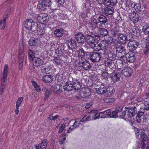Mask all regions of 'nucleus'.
<instances>
[{
    "instance_id": "obj_63",
    "label": "nucleus",
    "mask_w": 149,
    "mask_h": 149,
    "mask_svg": "<svg viewBox=\"0 0 149 149\" xmlns=\"http://www.w3.org/2000/svg\"><path fill=\"white\" fill-rule=\"evenodd\" d=\"M113 38L111 37H109L108 38V39L106 40L108 43L109 44L113 42Z\"/></svg>"
},
{
    "instance_id": "obj_4",
    "label": "nucleus",
    "mask_w": 149,
    "mask_h": 149,
    "mask_svg": "<svg viewBox=\"0 0 149 149\" xmlns=\"http://www.w3.org/2000/svg\"><path fill=\"white\" fill-rule=\"evenodd\" d=\"M50 0L47 1L42 0L41 2L38 1L37 5V8L40 10H44L47 7H49L51 4Z\"/></svg>"
},
{
    "instance_id": "obj_33",
    "label": "nucleus",
    "mask_w": 149,
    "mask_h": 149,
    "mask_svg": "<svg viewBox=\"0 0 149 149\" xmlns=\"http://www.w3.org/2000/svg\"><path fill=\"white\" fill-rule=\"evenodd\" d=\"M99 36H104L107 35L108 33V32L107 29L104 28H100L99 29Z\"/></svg>"
},
{
    "instance_id": "obj_49",
    "label": "nucleus",
    "mask_w": 149,
    "mask_h": 149,
    "mask_svg": "<svg viewBox=\"0 0 149 149\" xmlns=\"http://www.w3.org/2000/svg\"><path fill=\"white\" fill-rule=\"evenodd\" d=\"M132 4L133 5V6H132V7L134 8L136 11H140L141 10V8L140 5L135 4L134 2L132 3Z\"/></svg>"
},
{
    "instance_id": "obj_12",
    "label": "nucleus",
    "mask_w": 149,
    "mask_h": 149,
    "mask_svg": "<svg viewBox=\"0 0 149 149\" xmlns=\"http://www.w3.org/2000/svg\"><path fill=\"white\" fill-rule=\"evenodd\" d=\"M55 29L54 34L56 37H61L62 36L64 32V29L63 28L57 26Z\"/></svg>"
},
{
    "instance_id": "obj_41",
    "label": "nucleus",
    "mask_w": 149,
    "mask_h": 149,
    "mask_svg": "<svg viewBox=\"0 0 149 149\" xmlns=\"http://www.w3.org/2000/svg\"><path fill=\"white\" fill-rule=\"evenodd\" d=\"M53 63L56 65L60 64L62 62L61 60L59 58L55 57L52 60Z\"/></svg>"
},
{
    "instance_id": "obj_13",
    "label": "nucleus",
    "mask_w": 149,
    "mask_h": 149,
    "mask_svg": "<svg viewBox=\"0 0 149 149\" xmlns=\"http://www.w3.org/2000/svg\"><path fill=\"white\" fill-rule=\"evenodd\" d=\"M98 21L99 26H104L107 22V19L106 16L102 15H100L98 17Z\"/></svg>"
},
{
    "instance_id": "obj_1",
    "label": "nucleus",
    "mask_w": 149,
    "mask_h": 149,
    "mask_svg": "<svg viewBox=\"0 0 149 149\" xmlns=\"http://www.w3.org/2000/svg\"><path fill=\"white\" fill-rule=\"evenodd\" d=\"M24 26L27 29L34 32L36 30L39 24L31 19H27L24 22Z\"/></svg>"
},
{
    "instance_id": "obj_2",
    "label": "nucleus",
    "mask_w": 149,
    "mask_h": 149,
    "mask_svg": "<svg viewBox=\"0 0 149 149\" xmlns=\"http://www.w3.org/2000/svg\"><path fill=\"white\" fill-rule=\"evenodd\" d=\"M100 54L96 52H93L90 53L89 58L93 62H98L100 59L101 56H105V52L104 51H102V52L100 53Z\"/></svg>"
},
{
    "instance_id": "obj_44",
    "label": "nucleus",
    "mask_w": 149,
    "mask_h": 149,
    "mask_svg": "<svg viewBox=\"0 0 149 149\" xmlns=\"http://www.w3.org/2000/svg\"><path fill=\"white\" fill-rule=\"evenodd\" d=\"M96 111L95 110H93L91 111V113L92 115L93 114V115L92 116V118L94 119H96L99 118L100 116V114L99 113H96Z\"/></svg>"
},
{
    "instance_id": "obj_8",
    "label": "nucleus",
    "mask_w": 149,
    "mask_h": 149,
    "mask_svg": "<svg viewBox=\"0 0 149 149\" xmlns=\"http://www.w3.org/2000/svg\"><path fill=\"white\" fill-rule=\"evenodd\" d=\"M78 54V57L79 60L81 61L85 60L86 59L89 58L90 53L88 52H84L83 50L80 49L77 51Z\"/></svg>"
},
{
    "instance_id": "obj_22",
    "label": "nucleus",
    "mask_w": 149,
    "mask_h": 149,
    "mask_svg": "<svg viewBox=\"0 0 149 149\" xmlns=\"http://www.w3.org/2000/svg\"><path fill=\"white\" fill-rule=\"evenodd\" d=\"M75 38L79 43H83L85 40V37L81 33H79L76 34Z\"/></svg>"
},
{
    "instance_id": "obj_55",
    "label": "nucleus",
    "mask_w": 149,
    "mask_h": 149,
    "mask_svg": "<svg viewBox=\"0 0 149 149\" xmlns=\"http://www.w3.org/2000/svg\"><path fill=\"white\" fill-rule=\"evenodd\" d=\"M80 120H75L72 125V127L74 128V129L78 127L80 123Z\"/></svg>"
},
{
    "instance_id": "obj_15",
    "label": "nucleus",
    "mask_w": 149,
    "mask_h": 149,
    "mask_svg": "<svg viewBox=\"0 0 149 149\" xmlns=\"http://www.w3.org/2000/svg\"><path fill=\"white\" fill-rule=\"evenodd\" d=\"M140 137L141 138V141L143 142L142 143V148L143 149L145 148L146 146V143H148V138L147 135L145 133L143 132H141L140 134Z\"/></svg>"
},
{
    "instance_id": "obj_18",
    "label": "nucleus",
    "mask_w": 149,
    "mask_h": 149,
    "mask_svg": "<svg viewBox=\"0 0 149 149\" xmlns=\"http://www.w3.org/2000/svg\"><path fill=\"white\" fill-rule=\"evenodd\" d=\"M67 44L68 47L70 49H75L77 47L76 42L74 39L68 40Z\"/></svg>"
},
{
    "instance_id": "obj_40",
    "label": "nucleus",
    "mask_w": 149,
    "mask_h": 149,
    "mask_svg": "<svg viewBox=\"0 0 149 149\" xmlns=\"http://www.w3.org/2000/svg\"><path fill=\"white\" fill-rule=\"evenodd\" d=\"M91 120V116L90 115H85L80 120V121L83 123H86Z\"/></svg>"
},
{
    "instance_id": "obj_53",
    "label": "nucleus",
    "mask_w": 149,
    "mask_h": 149,
    "mask_svg": "<svg viewBox=\"0 0 149 149\" xmlns=\"http://www.w3.org/2000/svg\"><path fill=\"white\" fill-rule=\"evenodd\" d=\"M51 93L49 90L45 89V91L44 97L45 98L47 99L50 95Z\"/></svg>"
},
{
    "instance_id": "obj_26",
    "label": "nucleus",
    "mask_w": 149,
    "mask_h": 149,
    "mask_svg": "<svg viewBox=\"0 0 149 149\" xmlns=\"http://www.w3.org/2000/svg\"><path fill=\"white\" fill-rule=\"evenodd\" d=\"M7 81V79H1V88L0 90V94L2 95L3 92L5 91L6 82Z\"/></svg>"
},
{
    "instance_id": "obj_28",
    "label": "nucleus",
    "mask_w": 149,
    "mask_h": 149,
    "mask_svg": "<svg viewBox=\"0 0 149 149\" xmlns=\"http://www.w3.org/2000/svg\"><path fill=\"white\" fill-rule=\"evenodd\" d=\"M114 92V88L112 86H109L106 88V90L105 93L108 96H110L112 95Z\"/></svg>"
},
{
    "instance_id": "obj_16",
    "label": "nucleus",
    "mask_w": 149,
    "mask_h": 149,
    "mask_svg": "<svg viewBox=\"0 0 149 149\" xmlns=\"http://www.w3.org/2000/svg\"><path fill=\"white\" fill-rule=\"evenodd\" d=\"M126 58L128 61L132 63L135 61V59L134 54L132 52H129L126 54Z\"/></svg>"
},
{
    "instance_id": "obj_38",
    "label": "nucleus",
    "mask_w": 149,
    "mask_h": 149,
    "mask_svg": "<svg viewBox=\"0 0 149 149\" xmlns=\"http://www.w3.org/2000/svg\"><path fill=\"white\" fill-rule=\"evenodd\" d=\"M91 46V48H93L94 50L96 51H99L102 49L100 43L95 44V43L93 45Z\"/></svg>"
},
{
    "instance_id": "obj_45",
    "label": "nucleus",
    "mask_w": 149,
    "mask_h": 149,
    "mask_svg": "<svg viewBox=\"0 0 149 149\" xmlns=\"http://www.w3.org/2000/svg\"><path fill=\"white\" fill-rule=\"evenodd\" d=\"M118 111L116 110L111 112L110 111L109 117L110 118H116L118 116Z\"/></svg>"
},
{
    "instance_id": "obj_62",
    "label": "nucleus",
    "mask_w": 149,
    "mask_h": 149,
    "mask_svg": "<svg viewBox=\"0 0 149 149\" xmlns=\"http://www.w3.org/2000/svg\"><path fill=\"white\" fill-rule=\"evenodd\" d=\"M114 45L115 47L117 48L116 49H118V47H120V42L117 41H115L114 43Z\"/></svg>"
},
{
    "instance_id": "obj_11",
    "label": "nucleus",
    "mask_w": 149,
    "mask_h": 149,
    "mask_svg": "<svg viewBox=\"0 0 149 149\" xmlns=\"http://www.w3.org/2000/svg\"><path fill=\"white\" fill-rule=\"evenodd\" d=\"M31 60L32 61L33 67L34 68H38V67L42 65L43 63V61L40 58L37 57L34 58Z\"/></svg>"
},
{
    "instance_id": "obj_56",
    "label": "nucleus",
    "mask_w": 149,
    "mask_h": 149,
    "mask_svg": "<svg viewBox=\"0 0 149 149\" xmlns=\"http://www.w3.org/2000/svg\"><path fill=\"white\" fill-rule=\"evenodd\" d=\"M58 117H59V116L58 115L55 116H52V114H51L50 115L49 117L48 118V119L51 120H55Z\"/></svg>"
},
{
    "instance_id": "obj_14",
    "label": "nucleus",
    "mask_w": 149,
    "mask_h": 149,
    "mask_svg": "<svg viewBox=\"0 0 149 149\" xmlns=\"http://www.w3.org/2000/svg\"><path fill=\"white\" fill-rule=\"evenodd\" d=\"M89 25L92 29L98 28V25L99 23L97 20L94 18H92L89 20Z\"/></svg>"
},
{
    "instance_id": "obj_46",
    "label": "nucleus",
    "mask_w": 149,
    "mask_h": 149,
    "mask_svg": "<svg viewBox=\"0 0 149 149\" xmlns=\"http://www.w3.org/2000/svg\"><path fill=\"white\" fill-rule=\"evenodd\" d=\"M100 44L102 48H104L105 49H106L108 47L109 45L107 42V41L105 40H102Z\"/></svg>"
},
{
    "instance_id": "obj_36",
    "label": "nucleus",
    "mask_w": 149,
    "mask_h": 149,
    "mask_svg": "<svg viewBox=\"0 0 149 149\" xmlns=\"http://www.w3.org/2000/svg\"><path fill=\"white\" fill-rule=\"evenodd\" d=\"M8 65H5L3 73V77L2 79H7V74L8 73Z\"/></svg>"
},
{
    "instance_id": "obj_42",
    "label": "nucleus",
    "mask_w": 149,
    "mask_h": 149,
    "mask_svg": "<svg viewBox=\"0 0 149 149\" xmlns=\"http://www.w3.org/2000/svg\"><path fill=\"white\" fill-rule=\"evenodd\" d=\"M6 19L7 18L5 17L3 20L0 21V26H1V30H3L4 29Z\"/></svg>"
},
{
    "instance_id": "obj_30",
    "label": "nucleus",
    "mask_w": 149,
    "mask_h": 149,
    "mask_svg": "<svg viewBox=\"0 0 149 149\" xmlns=\"http://www.w3.org/2000/svg\"><path fill=\"white\" fill-rule=\"evenodd\" d=\"M116 55L121 54L122 53L124 55H125L126 53V49L123 46L118 47V49H116Z\"/></svg>"
},
{
    "instance_id": "obj_34",
    "label": "nucleus",
    "mask_w": 149,
    "mask_h": 149,
    "mask_svg": "<svg viewBox=\"0 0 149 149\" xmlns=\"http://www.w3.org/2000/svg\"><path fill=\"white\" fill-rule=\"evenodd\" d=\"M82 67L85 70H89L91 68V66L89 63L87 61L82 62Z\"/></svg>"
},
{
    "instance_id": "obj_57",
    "label": "nucleus",
    "mask_w": 149,
    "mask_h": 149,
    "mask_svg": "<svg viewBox=\"0 0 149 149\" xmlns=\"http://www.w3.org/2000/svg\"><path fill=\"white\" fill-rule=\"evenodd\" d=\"M144 112V109L143 108H141L139 111L137 115H138V116L141 117L143 115Z\"/></svg>"
},
{
    "instance_id": "obj_10",
    "label": "nucleus",
    "mask_w": 149,
    "mask_h": 149,
    "mask_svg": "<svg viewBox=\"0 0 149 149\" xmlns=\"http://www.w3.org/2000/svg\"><path fill=\"white\" fill-rule=\"evenodd\" d=\"M125 111L128 110L127 113V116L130 118L134 116L137 113V109L135 106L132 108L125 107Z\"/></svg>"
},
{
    "instance_id": "obj_51",
    "label": "nucleus",
    "mask_w": 149,
    "mask_h": 149,
    "mask_svg": "<svg viewBox=\"0 0 149 149\" xmlns=\"http://www.w3.org/2000/svg\"><path fill=\"white\" fill-rule=\"evenodd\" d=\"M114 101V99L112 98H106L104 100V102L105 103H111L113 102Z\"/></svg>"
},
{
    "instance_id": "obj_48",
    "label": "nucleus",
    "mask_w": 149,
    "mask_h": 149,
    "mask_svg": "<svg viewBox=\"0 0 149 149\" xmlns=\"http://www.w3.org/2000/svg\"><path fill=\"white\" fill-rule=\"evenodd\" d=\"M24 54L22 51L19 52V62H23L24 60Z\"/></svg>"
},
{
    "instance_id": "obj_43",
    "label": "nucleus",
    "mask_w": 149,
    "mask_h": 149,
    "mask_svg": "<svg viewBox=\"0 0 149 149\" xmlns=\"http://www.w3.org/2000/svg\"><path fill=\"white\" fill-rule=\"evenodd\" d=\"M110 114V110H107L101 113V114L102 115V116H101V118H105L107 117H109Z\"/></svg>"
},
{
    "instance_id": "obj_64",
    "label": "nucleus",
    "mask_w": 149,
    "mask_h": 149,
    "mask_svg": "<svg viewBox=\"0 0 149 149\" xmlns=\"http://www.w3.org/2000/svg\"><path fill=\"white\" fill-rule=\"evenodd\" d=\"M142 30L144 33L149 30V25L144 26Z\"/></svg>"
},
{
    "instance_id": "obj_54",
    "label": "nucleus",
    "mask_w": 149,
    "mask_h": 149,
    "mask_svg": "<svg viewBox=\"0 0 149 149\" xmlns=\"http://www.w3.org/2000/svg\"><path fill=\"white\" fill-rule=\"evenodd\" d=\"M73 86L74 89L76 90H79L81 88V86L80 85V83H77L76 84H72Z\"/></svg>"
},
{
    "instance_id": "obj_35",
    "label": "nucleus",
    "mask_w": 149,
    "mask_h": 149,
    "mask_svg": "<svg viewBox=\"0 0 149 149\" xmlns=\"http://www.w3.org/2000/svg\"><path fill=\"white\" fill-rule=\"evenodd\" d=\"M38 39L34 38H31L29 41V45L31 46H35L37 44Z\"/></svg>"
},
{
    "instance_id": "obj_37",
    "label": "nucleus",
    "mask_w": 149,
    "mask_h": 149,
    "mask_svg": "<svg viewBox=\"0 0 149 149\" xmlns=\"http://www.w3.org/2000/svg\"><path fill=\"white\" fill-rule=\"evenodd\" d=\"M47 143V140L45 139L43 140L40 145V149H46Z\"/></svg>"
},
{
    "instance_id": "obj_52",
    "label": "nucleus",
    "mask_w": 149,
    "mask_h": 149,
    "mask_svg": "<svg viewBox=\"0 0 149 149\" xmlns=\"http://www.w3.org/2000/svg\"><path fill=\"white\" fill-rule=\"evenodd\" d=\"M23 100V98L22 97H19L18 99L16 102V107L19 108Z\"/></svg>"
},
{
    "instance_id": "obj_27",
    "label": "nucleus",
    "mask_w": 149,
    "mask_h": 149,
    "mask_svg": "<svg viewBox=\"0 0 149 149\" xmlns=\"http://www.w3.org/2000/svg\"><path fill=\"white\" fill-rule=\"evenodd\" d=\"M42 79L44 82L46 83H50L53 80L52 77L50 75H46L43 76Z\"/></svg>"
},
{
    "instance_id": "obj_58",
    "label": "nucleus",
    "mask_w": 149,
    "mask_h": 149,
    "mask_svg": "<svg viewBox=\"0 0 149 149\" xmlns=\"http://www.w3.org/2000/svg\"><path fill=\"white\" fill-rule=\"evenodd\" d=\"M144 105V110H149V103L147 102L144 101L143 102Z\"/></svg>"
},
{
    "instance_id": "obj_6",
    "label": "nucleus",
    "mask_w": 149,
    "mask_h": 149,
    "mask_svg": "<svg viewBox=\"0 0 149 149\" xmlns=\"http://www.w3.org/2000/svg\"><path fill=\"white\" fill-rule=\"evenodd\" d=\"M127 45L128 49L131 51L135 50L138 46L139 43L133 39H130Z\"/></svg>"
},
{
    "instance_id": "obj_21",
    "label": "nucleus",
    "mask_w": 149,
    "mask_h": 149,
    "mask_svg": "<svg viewBox=\"0 0 149 149\" xmlns=\"http://www.w3.org/2000/svg\"><path fill=\"white\" fill-rule=\"evenodd\" d=\"M131 30L132 34L136 36H139L140 35V30L136 26H131Z\"/></svg>"
},
{
    "instance_id": "obj_47",
    "label": "nucleus",
    "mask_w": 149,
    "mask_h": 149,
    "mask_svg": "<svg viewBox=\"0 0 149 149\" xmlns=\"http://www.w3.org/2000/svg\"><path fill=\"white\" fill-rule=\"evenodd\" d=\"M65 88L66 90L68 91L72 90L73 88L72 84L71 83L68 84L67 83L66 85Z\"/></svg>"
},
{
    "instance_id": "obj_39",
    "label": "nucleus",
    "mask_w": 149,
    "mask_h": 149,
    "mask_svg": "<svg viewBox=\"0 0 149 149\" xmlns=\"http://www.w3.org/2000/svg\"><path fill=\"white\" fill-rule=\"evenodd\" d=\"M29 58L30 60H32L34 58L36 57L35 56V53L34 52L29 49L28 51Z\"/></svg>"
},
{
    "instance_id": "obj_25",
    "label": "nucleus",
    "mask_w": 149,
    "mask_h": 149,
    "mask_svg": "<svg viewBox=\"0 0 149 149\" xmlns=\"http://www.w3.org/2000/svg\"><path fill=\"white\" fill-rule=\"evenodd\" d=\"M40 24H39L38 27L37 33V34L40 35H43L45 33V26H42Z\"/></svg>"
},
{
    "instance_id": "obj_59",
    "label": "nucleus",
    "mask_w": 149,
    "mask_h": 149,
    "mask_svg": "<svg viewBox=\"0 0 149 149\" xmlns=\"http://www.w3.org/2000/svg\"><path fill=\"white\" fill-rule=\"evenodd\" d=\"M102 4L106 6H108L110 5L111 6V4L110 0H103V3Z\"/></svg>"
},
{
    "instance_id": "obj_3",
    "label": "nucleus",
    "mask_w": 149,
    "mask_h": 149,
    "mask_svg": "<svg viewBox=\"0 0 149 149\" xmlns=\"http://www.w3.org/2000/svg\"><path fill=\"white\" fill-rule=\"evenodd\" d=\"M49 17L46 13L40 14L37 17V19L38 21L42 26H45V24L47 23L49 20Z\"/></svg>"
},
{
    "instance_id": "obj_60",
    "label": "nucleus",
    "mask_w": 149,
    "mask_h": 149,
    "mask_svg": "<svg viewBox=\"0 0 149 149\" xmlns=\"http://www.w3.org/2000/svg\"><path fill=\"white\" fill-rule=\"evenodd\" d=\"M65 127H66L65 125L64 124H62L61 125V126H60L59 128V129L58 130V132L59 133L62 132Z\"/></svg>"
},
{
    "instance_id": "obj_31",
    "label": "nucleus",
    "mask_w": 149,
    "mask_h": 149,
    "mask_svg": "<svg viewBox=\"0 0 149 149\" xmlns=\"http://www.w3.org/2000/svg\"><path fill=\"white\" fill-rule=\"evenodd\" d=\"M110 30L111 34L113 36H115L118 35V33L119 31L118 27H111L110 28Z\"/></svg>"
},
{
    "instance_id": "obj_29",
    "label": "nucleus",
    "mask_w": 149,
    "mask_h": 149,
    "mask_svg": "<svg viewBox=\"0 0 149 149\" xmlns=\"http://www.w3.org/2000/svg\"><path fill=\"white\" fill-rule=\"evenodd\" d=\"M114 12L113 8L110 6L106 7L104 9V12L107 15H112Z\"/></svg>"
},
{
    "instance_id": "obj_23",
    "label": "nucleus",
    "mask_w": 149,
    "mask_h": 149,
    "mask_svg": "<svg viewBox=\"0 0 149 149\" xmlns=\"http://www.w3.org/2000/svg\"><path fill=\"white\" fill-rule=\"evenodd\" d=\"M87 43L91 45H93L95 42L94 37L91 36H87L86 39Z\"/></svg>"
},
{
    "instance_id": "obj_9",
    "label": "nucleus",
    "mask_w": 149,
    "mask_h": 149,
    "mask_svg": "<svg viewBox=\"0 0 149 149\" xmlns=\"http://www.w3.org/2000/svg\"><path fill=\"white\" fill-rule=\"evenodd\" d=\"M93 4L91 3L89 1L86 2L83 6V9L86 11V15L90 17L89 13H91V10L93 9Z\"/></svg>"
},
{
    "instance_id": "obj_17",
    "label": "nucleus",
    "mask_w": 149,
    "mask_h": 149,
    "mask_svg": "<svg viewBox=\"0 0 149 149\" xmlns=\"http://www.w3.org/2000/svg\"><path fill=\"white\" fill-rule=\"evenodd\" d=\"M119 73V72L118 73L114 72L111 74L110 78L113 82H115L119 80L121 76Z\"/></svg>"
},
{
    "instance_id": "obj_32",
    "label": "nucleus",
    "mask_w": 149,
    "mask_h": 149,
    "mask_svg": "<svg viewBox=\"0 0 149 149\" xmlns=\"http://www.w3.org/2000/svg\"><path fill=\"white\" fill-rule=\"evenodd\" d=\"M51 70V67L49 66L45 65L42 68L41 71L43 73L49 74Z\"/></svg>"
},
{
    "instance_id": "obj_50",
    "label": "nucleus",
    "mask_w": 149,
    "mask_h": 149,
    "mask_svg": "<svg viewBox=\"0 0 149 149\" xmlns=\"http://www.w3.org/2000/svg\"><path fill=\"white\" fill-rule=\"evenodd\" d=\"M64 52V51L63 49L58 48V49L57 50H56V53L57 54L58 56H63Z\"/></svg>"
},
{
    "instance_id": "obj_7",
    "label": "nucleus",
    "mask_w": 149,
    "mask_h": 149,
    "mask_svg": "<svg viewBox=\"0 0 149 149\" xmlns=\"http://www.w3.org/2000/svg\"><path fill=\"white\" fill-rule=\"evenodd\" d=\"M117 68L119 69L120 72L122 73L123 74L125 77H128L131 75L132 73V69L128 67H124L123 69L119 68V66L117 65Z\"/></svg>"
},
{
    "instance_id": "obj_24",
    "label": "nucleus",
    "mask_w": 149,
    "mask_h": 149,
    "mask_svg": "<svg viewBox=\"0 0 149 149\" xmlns=\"http://www.w3.org/2000/svg\"><path fill=\"white\" fill-rule=\"evenodd\" d=\"M117 36L118 39L120 43L123 44L126 43L127 38L125 35L122 33H119Z\"/></svg>"
},
{
    "instance_id": "obj_61",
    "label": "nucleus",
    "mask_w": 149,
    "mask_h": 149,
    "mask_svg": "<svg viewBox=\"0 0 149 149\" xmlns=\"http://www.w3.org/2000/svg\"><path fill=\"white\" fill-rule=\"evenodd\" d=\"M134 129L136 136V137H138L139 135V129L135 127H134Z\"/></svg>"
},
{
    "instance_id": "obj_5",
    "label": "nucleus",
    "mask_w": 149,
    "mask_h": 149,
    "mask_svg": "<svg viewBox=\"0 0 149 149\" xmlns=\"http://www.w3.org/2000/svg\"><path fill=\"white\" fill-rule=\"evenodd\" d=\"M109 59L105 62V64L106 66L109 67L110 68H113L114 65V61H115V56L112 53H110L109 54Z\"/></svg>"
},
{
    "instance_id": "obj_19",
    "label": "nucleus",
    "mask_w": 149,
    "mask_h": 149,
    "mask_svg": "<svg viewBox=\"0 0 149 149\" xmlns=\"http://www.w3.org/2000/svg\"><path fill=\"white\" fill-rule=\"evenodd\" d=\"M96 90L97 93L100 94L105 93L106 90V87L103 85L97 86L95 88Z\"/></svg>"
},
{
    "instance_id": "obj_20",
    "label": "nucleus",
    "mask_w": 149,
    "mask_h": 149,
    "mask_svg": "<svg viewBox=\"0 0 149 149\" xmlns=\"http://www.w3.org/2000/svg\"><path fill=\"white\" fill-rule=\"evenodd\" d=\"M130 19L131 21L134 24L138 22L139 19L138 15L134 11L131 13L130 15Z\"/></svg>"
}]
</instances>
